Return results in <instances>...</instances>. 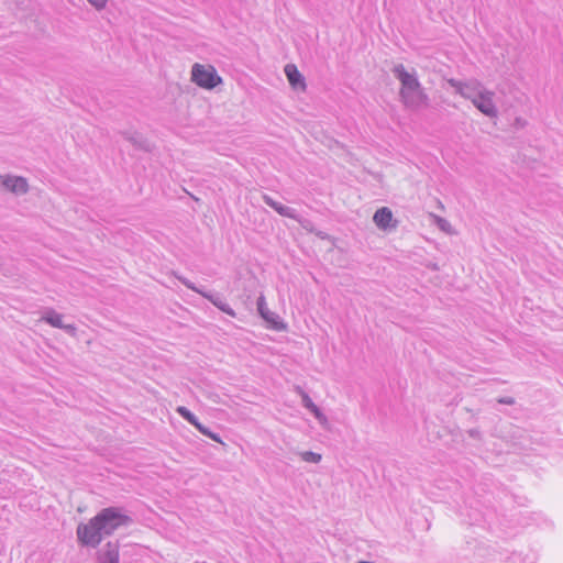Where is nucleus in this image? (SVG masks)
<instances>
[{"instance_id": "obj_1", "label": "nucleus", "mask_w": 563, "mask_h": 563, "mask_svg": "<svg viewBox=\"0 0 563 563\" xmlns=\"http://www.w3.org/2000/svg\"><path fill=\"white\" fill-rule=\"evenodd\" d=\"M132 518L122 512L118 507L101 509L87 523L77 526V539L82 547L96 549L103 538L110 537L121 527H129Z\"/></svg>"}, {"instance_id": "obj_2", "label": "nucleus", "mask_w": 563, "mask_h": 563, "mask_svg": "<svg viewBox=\"0 0 563 563\" xmlns=\"http://www.w3.org/2000/svg\"><path fill=\"white\" fill-rule=\"evenodd\" d=\"M394 76L400 81V98L408 108H418L426 101L421 85L415 73H409L402 64H397L391 69Z\"/></svg>"}, {"instance_id": "obj_3", "label": "nucleus", "mask_w": 563, "mask_h": 563, "mask_svg": "<svg viewBox=\"0 0 563 563\" xmlns=\"http://www.w3.org/2000/svg\"><path fill=\"white\" fill-rule=\"evenodd\" d=\"M191 80L200 88L211 90L222 82L216 68L211 65L194 64L191 68Z\"/></svg>"}, {"instance_id": "obj_4", "label": "nucleus", "mask_w": 563, "mask_h": 563, "mask_svg": "<svg viewBox=\"0 0 563 563\" xmlns=\"http://www.w3.org/2000/svg\"><path fill=\"white\" fill-rule=\"evenodd\" d=\"M257 311H258L260 316L265 320L268 328L276 330V331L286 330V328H287L286 323L283 322V320L280 319V317L277 313L272 312L267 308L266 300L263 295H261L257 298Z\"/></svg>"}, {"instance_id": "obj_5", "label": "nucleus", "mask_w": 563, "mask_h": 563, "mask_svg": "<svg viewBox=\"0 0 563 563\" xmlns=\"http://www.w3.org/2000/svg\"><path fill=\"white\" fill-rule=\"evenodd\" d=\"M0 189L15 195H24L29 191L25 178L20 176H0Z\"/></svg>"}, {"instance_id": "obj_6", "label": "nucleus", "mask_w": 563, "mask_h": 563, "mask_svg": "<svg viewBox=\"0 0 563 563\" xmlns=\"http://www.w3.org/2000/svg\"><path fill=\"white\" fill-rule=\"evenodd\" d=\"M476 101L473 103L482 113L489 118L497 117V108L493 101L494 92L484 90L482 95H476Z\"/></svg>"}, {"instance_id": "obj_7", "label": "nucleus", "mask_w": 563, "mask_h": 563, "mask_svg": "<svg viewBox=\"0 0 563 563\" xmlns=\"http://www.w3.org/2000/svg\"><path fill=\"white\" fill-rule=\"evenodd\" d=\"M120 544L119 541H109L104 547L97 553L98 563H119Z\"/></svg>"}, {"instance_id": "obj_8", "label": "nucleus", "mask_w": 563, "mask_h": 563, "mask_svg": "<svg viewBox=\"0 0 563 563\" xmlns=\"http://www.w3.org/2000/svg\"><path fill=\"white\" fill-rule=\"evenodd\" d=\"M393 220V212L388 207L377 209L373 217L374 223L380 230L395 229L397 221Z\"/></svg>"}, {"instance_id": "obj_9", "label": "nucleus", "mask_w": 563, "mask_h": 563, "mask_svg": "<svg viewBox=\"0 0 563 563\" xmlns=\"http://www.w3.org/2000/svg\"><path fill=\"white\" fill-rule=\"evenodd\" d=\"M120 134L129 141L135 150L151 152L152 145L141 133L136 131H122Z\"/></svg>"}, {"instance_id": "obj_10", "label": "nucleus", "mask_w": 563, "mask_h": 563, "mask_svg": "<svg viewBox=\"0 0 563 563\" xmlns=\"http://www.w3.org/2000/svg\"><path fill=\"white\" fill-rule=\"evenodd\" d=\"M263 201L268 207L274 209L278 214L289 218V219L298 220V213L294 208H290L288 206H285L280 202L274 200L269 195H266V194L263 195Z\"/></svg>"}, {"instance_id": "obj_11", "label": "nucleus", "mask_w": 563, "mask_h": 563, "mask_svg": "<svg viewBox=\"0 0 563 563\" xmlns=\"http://www.w3.org/2000/svg\"><path fill=\"white\" fill-rule=\"evenodd\" d=\"M285 74L292 89L305 90V77L300 74V71L294 64H287L285 66Z\"/></svg>"}, {"instance_id": "obj_12", "label": "nucleus", "mask_w": 563, "mask_h": 563, "mask_svg": "<svg viewBox=\"0 0 563 563\" xmlns=\"http://www.w3.org/2000/svg\"><path fill=\"white\" fill-rule=\"evenodd\" d=\"M200 295L208 299L213 306H216L222 312L229 314L230 317H235V311L222 299L219 294H213L211 291H200Z\"/></svg>"}, {"instance_id": "obj_13", "label": "nucleus", "mask_w": 563, "mask_h": 563, "mask_svg": "<svg viewBox=\"0 0 563 563\" xmlns=\"http://www.w3.org/2000/svg\"><path fill=\"white\" fill-rule=\"evenodd\" d=\"M302 405L313 415V417L322 427H328L329 421L327 416L321 411V409L312 401V399L307 394H303L302 396Z\"/></svg>"}, {"instance_id": "obj_14", "label": "nucleus", "mask_w": 563, "mask_h": 563, "mask_svg": "<svg viewBox=\"0 0 563 563\" xmlns=\"http://www.w3.org/2000/svg\"><path fill=\"white\" fill-rule=\"evenodd\" d=\"M485 88L478 84H463L460 81V96L470 99L472 103L476 101V95H482L484 92Z\"/></svg>"}, {"instance_id": "obj_15", "label": "nucleus", "mask_w": 563, "mask_h": 563, "mask_svg": "<svg viewBox=\"0 0 563 563\" xmlns=\"http://www.w3.org/2000/svg\"><path fill=\"white\" fill-rule=\"evenodd\" d=\"M41 320L46 322L53 328L60 329L64 324L63 322V316L58 312H56L54 309H48L44 312Z\"/></svg>"}, {"instance_id": "obj_16", "label": "nucleus", "mask_w": 563, "mask_h": 563, "mask_svg": "<svg viewBox=\"0 0 563 563\" xmlns=\"http://www.w3.org/2000/svg\"><path fill=\"white\" fill-rule=\"evenodd\" d=\"M176 411L181 418H184L186 421H188L195 428L198 426L199 420L187 407L179 406V407H177Z\"/></svg>"}, {"instance_id": "obj_17", "label": "nucleus", "mask_w": 563, "mask_h": 563, "mask_svg": "<svg viewBox=\"0 0 563 563\" xmlns=\"http://www.w3.org/2000/svg\"><path fill=\"white\" fill-rule=\"evenodd\" d=\"M196 429L199 432H201L203 435L212 439L213 441L222 443L220 435L218 433L211 431V429H209L208 427L203 426L202 423L199 422L198 426L196 427Z\"/></svg>"}, {"instance_id": "obj_18", "label": "nucleus", "mask_w": 563, "mask_h": 563, "mask_svg": "<svg viewBox=\"0 0 563 563\" xmlns=\"http://www.w3.org/2000/svg\"><path fill=\"white\" fill-rule=\"evenodd\" d=\"M300 456L302 461L308 463H319L322 459L321 454L312 452V451H305L300 453Z\"/></svg>"}, {"instance_id": "obj_19", "label": "nucleus", "mask_w": 563, "mask_h": 563, "mask_svg": "<svg viewBox=\"0 0 563 563\" xmlns=\"http://www.w3.org/2000/svg\"><path fill=\"white\" fill-rule=\"evenodd\" d=\"M177 279L185 286L187 287L188 289H191L192 291H196L197 294L200 295V291H205L203 289L201 288H198L192 282H190L188 278L186 277H183V276H177Z\"/></svg>"}, {"instance_id": "obj_20", "label": "nucleus", "mask_w": 563, "mask_h": 563, "mask_svg": "<svg viewBox=\"0 0 563 563\" xmlns=\"http://www.w3.org/2000/svg\"><path fill=\"white\" fill-rule=\"evenodd\" d=\"M60 329L64 330L66 333H68L71 336H76V334H77V327L75 324H65L64 323Z\"/></svg>"}, {"instance_id": "obj_21", "label": "nucleus", "mask_w": 563, "mask_h": 563, "mask_svg": "<svg viewBox=\"0 0 563 563\" xmlns=\"http://www.w3.org/2000/svg\"><path fill=\"white\" fill-rule=\"evenodd\" d=\"M497 401H498V404L508 405V406H512L516 402L514 397H508V396L500 397L497 399Z\"/></svg>"}, {"instance_id": "obj_22", "label": "nucleus", "mask_w": 563, "mask_h": 563, "mask_svg": "<svg viewBox=\"0 0 563 563\" xmlns=\"http://www.w3.org/2000/svg\"><path fill=\"white\" fill-rule=\"evenodd\" d=\"M91 5H93L97 10H101L106 7L107 0H87Z\"/></svg>"}, {"instance_id": "obj_23", "label": "nucleus", "mask_w": 563, "mask_h": 563, "mask_svg": "<svg viewBox=\"0 0 563 563\" xmlns=\"http://www.w3.org/2000/svg\"><path fill=\"white\" fill-rule=\"evenodd\" d=\"M468 435L473 438L474 440L481 442L482 441V434L478 429H471L467 431Z\"/></svg>"}, {"instance_id": "obj_24", "label": "nucleus", "mask_w": 563, "mask_h": 563, "mask_svg": "<svg viewBox=\"0 0 563 563\" xmlns=\"http://www.w3.org/2000/svg\"><path fill=\"white\" fill-rule=\"evenodd\" d=\"M438 225L443 231H448L449 228H450V223L446 220L442 219V218L438 219Z\"/></svg>"}, {"instance_id": "obj_25", "label": "nucleus", "mask_w": 563, "mask_h": 563, "mask_svg": "<svg viewBox=\"0 0 563 563\" xmlns=\"http://www.w3.org/2000/svg\"><path fill=\"white\" fill-rule=\"evenodd\" d=\"M316 235L319 236L322 240H329L330 239V235L328 233L323 232V231H317Z\"/></svg>"}, {"instance_id": "obj_26", "label": "nucleus", "mask_w": 563, "mask_h": 563, "mask_svg": "<svg viewBox=\"0 0 563 563\" xmlns=\"http://www.w3.org/2000/svg\"><path fill=\"white\" fill-rule=\"evenodd\" d=\"M449 82H450L451 86L457 88V79L452 78V79L449 80Z\"/></svg>"}, {"instance_id": "obj_27", "label": "nucleus", "mask_w": 563, "mask_h": 563, "mask_svg": "<svg viewBox=\"0 0 563 563\" xmlns=\"http://www.w3.org/2000/svg\"><path fill=\"white\" fill-rule=\"evenodd\" d=\"M357 563H374V562H369V561H360Z\"/></svg>"}]
</instances>
